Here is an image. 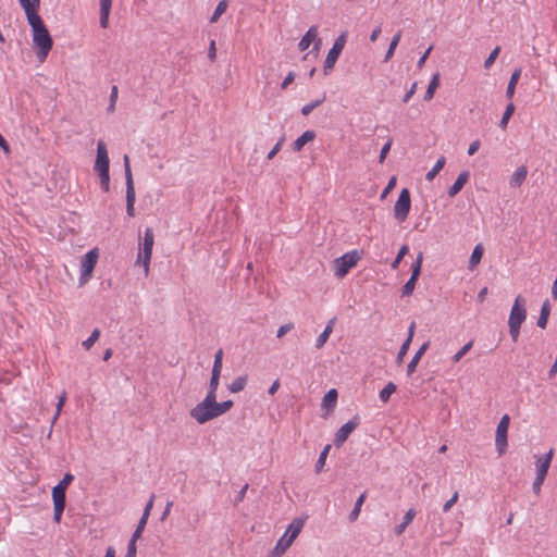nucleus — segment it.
<instances>
[{
  "label": "nucleus",
  "instance_id": "nucleus-1",
  "mask_svg": "<svg viewBox=\"0 0 557 557\" xmlns=\"http://www.w3.org/2000/svg\"><path fill=\"white\" fill-rule=\"evenodd\" d=\"M33 32V44L38 49L37 57L40 61H44L49 54L53 46L52 37L45 25L42 18L36 16L27 21Z\"/></svg>",
  "mask_w": 557,
  "mask_h": 557
},
{
  "label": "nucleus",
  "instance_id": "nucleus-2",
  "mask_svg": "<svg viewBox=\"0 0 557 557\" xmlns=\"http://www.w3.org/2000/svg\"><path fill=\"white\" fill-rule=\"evenodd\" d=\"M215 398H211L206 396L202 401L197 404L191 410H190V417L195 419L199 424H205L208 421L218 418L216 411H215Z\"/></svg>",
  "mask_w": 557,
  "mask_h": 557
},
{
  "label": "nucleus",
  "instance_id": "nucleus-3",
  "mask_svg": "<svg viewBox=\"0 0 557 557\" xmlns=\"http://www.w3.org/2000/svg\"><path fill=\"white\" fill-rule=\"evenodd\" d=\"M153 243V231L151 227H147L145 230L143 244H140L139 252L137 255V263L143 264L146 274H148L149 271Z\"/></svg>",
  "mask_w": 557,
  "mask_h": 557
},
{
  "label": "nucleus",
  "instance_id": "nucleus-4",
  "mask_svg": "<svg viewBox=\"0 0 557 557\" xmlns=\"http://www.w3.org/2000/svg\"><path fill=\"white\" fill-rule=\"evenodd\" d=\"M124 170H125V183H126V213L128 216H135V200L136 193L134 187L133 174L129 165L128 156H124Z\"/></svg>",
  "mask_w": 557,
  "mask_h": 557
},
{
  "label": "nucleus",
  "instance_id": "nucleus-5",
  "mask_svg": "<svg viewBox=\"0 0 557 557\" xmlns=\"http://www.w3.org/2000/svg\"><path fill=\"white\" fill-rule=\"evenodd\" d=\"M360 258L361 256L358 250L346 252L339 258H336L334 260L335 275L338 278H343L349 270L358 263Z\"/></svg>",
  "mask_w": 557,
  "mask_h": 557
},
{
  "label": "nucleus",
  "instance_id": "nucleus-6",
  "mask_svg": "<svg viewBox=\"0 0 557 557\" xmlns=\"http://www.w3.org/2000/svg\"><path fill=\"white\" fill-rule=\"evenodd\" d=\"M98 251L97 249H91L87 253H85L81 260V275H79V286L85 285L91 277L92 271L98 261Z\"/></svg>",
  "mask_w": 557,
  "mask_h": 557
},
{
  "label": "nucleus",
  "instance_id": "nucleus-7",
  "mask_svg": "<svg viewBox=\"0 0 557 557\" xmlns=\"http://www.w3.org/2000/svg\"><path fill=\"white\" fill-rule=\"evenodd\" d=\"M346 44V34L342 33L334 41L330 49L323 65L324 75H329L333 70L338 57L341 55Z\"/></svg>",
  "mask_w": 557,
  "mask_h": 557
},
{
  "label": "nucleus",
  "instance_id": "nucleus-8",
  "mask_svg": "<svg viewBox=\"0 0 557 557\" xmlns=\"http://www.w3.org/2000/svg\"><path fill=\"white\" fill-rule=\"evenodd\" d=\"M411 198L410 191L407 188H403L398 195V198L394 206V216L398 222H404L410 212Z\"/></svg>",
  "mask_w": 557,
  "mask_h": 557
},
{
  "label": "nucleus",
  "instance_id": "nucleus-9",
  "mask_svg": "<svg viewBox=\"0 0 557 557\" xmlns=\"http://www.w3.org/2000/svg\"><path fill=\"white\" fill-rule=\"evenodd\" d=\"M510 423V417L508 414H504L497 425L496 436H495V446L499 455H503L506 451L508 442H507V433Z\"/></svg>",
  "mask_w": 557,
  "mask_h": 557
},
{
  "label": "nucleus",
  "instance_id": "nucleus-10",
  "mask_svg": "<svg viewBox=\"0 0 557 557\" xmlns=\"http://www.w3.org/2000/svg\"><path fill=\"white\" fill-rule=\"evenodd\" d=\"M527 319L525 300L522 296H518L511 307L508 324L519 325Z\"/></svg>",
  "mask_w": 557,
  "mask_h": 557
},
{
  "label": "nucleus",
  "instance_id": "nucleus-11",
  "mask_svg": "<svg viewBox=\"0 0 557 557\" xmlns=\"http://www.w3.org/2000/svg\"><path fill=\"white\" fill-rule=\"evenodd\" d=\"M360 423L359 417L355 416L352 419L343 424L336 432L334 437V445L341 447L348 438V436L358 428Z\"/></svg>",
  "mask_w": 557,
  "mask_h": 557
},
{
  "label": "nucleus",
  "instance_id": "nucleus-12",
  "mask_svg": "<svg viewBox=\"0 0 557 557\" xmlns=\"http://www.w3.org/2000/svg\"><path fill=\"white\" fill-rule=\"evenodd\" d=\"M312 42H314L313 51L318 52L321 45V39L318 38V26L315 25L311 26L302 36L298 42V48L300 51H305L310 47Z\"/></svg>",
  "mask_w": 557,
  "mask_h": 557
},
{
  "label": "nucleus",
  "instance_id": "nucleus-13",
  "mask_svg": "<svg viewBox=\"0 0 557 557\" xmlns=\"http://www.w3.org/2000/svg\"><path fill=\"white\" fill-rule=\"evenodd\" d=\"M95 171L104 172L110 171V160L104 141L99 140L97 144V158L95 162Z\"/></svg>",
  "mask_w": 557,
  "mask_h": 557
},
{
  "label": "nucleus",
  "instance_id": "nucleus-14",
  "mask_svg": "<svg viewBox=\"0 0 557 557\" xmlns=\"http://www.w3.org/2000/svg\"><path fill=\"white\" fill-rule=\"evenodd\" d=\"M305 521L302 519L296 518L288 525L284 537H287L282 552H285L294 542V540L298 536L304 528Z\"/></svg>",
  "mask_w": 557,
  "mask_h": 557
},
{
  "label": "nucleus",
  "instance_id": "nucleus-15",
  "mask_svg": "<svg viewBox=\"0 0 557 557\" xmlns=\"http://www.w3.org/2000/svg\"><path fill=\"white\" fill-rule=\"evenodd\" d=\"M74 481V475L65 473L63 479L52 488V499H61L66 502V488Z\"/></svg>",
  "mask_w": 557,
  "mask_h": 557
},
{
  "label": "nucleus",
  "instance_id": "nucleus-16",
  "mask_svg": "<svg viewBox=\"0 0 557 557\" xmlns=\"http://www.w3.org/2000/svg\"><path fill=\"white\" fill-rule=\"evenodd\" d=\"M553 456L554 449L552 448L546 455L536 460V475L546 478Z\"/></svg>",
  "mask_w": 557,
  "mask_h": 557
},
{
  "label": "nucleus",
  "instance_id": "nucleus-17",
  "mask_svg": "<svg viewBox=\"0 0 557 557\" xmlns=\"http://www.w3.org/2000/svg\"><path fill=\"white\" fill-rule=\"evenodd\" d=\"M470 178V173L468 171H462L457 180L455 181V183L448 188V196L450 198H454L462 188L463 186L468 183Z\"/></svg>",
  "mask_w": 557,
  "mask_h": 557
},
{
  "label": "nucleus",
  "instance_id": "nucleus-18",
  "mask_svg": "<svg viewBox=\"0 0 557 557\" xmlns=\"http://www.w3.org/2000/svg\"><path fill=\"white\" fill-rule=\"evenodd\" d=\"M429 345L430 343L429 342H425L418 350L417 352L414 354V356L412 357V359L410 360V362L408 363L407 366V375L410 376L414 373L416 369H417V366L420 361V359L422 358V356L425 354V351L428 350L429 348Z\"/></svg>",
  "mask_w": 557,
  "mask_h": 557
},
{
  "label": "nucleus",
  "instance_id": "nucleus-19",
  "mask_svg": "<svg viewBox=\"0 0 557 557\" xmlns=\"http://www.w3.org/2000/svg\"><path fill=\"white\" fill-rule=\"evenodd\" d=\"M528 168L525 165L519 166L511 175L509 180L510 187H520L527 180Z\"/></svg>",
  "mask_w": 557,
  "mask_h": 557
},
{
  "label": "nucleus",
  "instance_id": "nucleus-20",
  "mask_svg": "<svg viewBox=\"0 0 557 557\" xmlns=\"http://www.w3.org/2000/svg\"><path fill=\"white\" fill-rule=\"evenodd\" d=\"M337 391L335 388H331L322 399V408L326 411H333L337 404Z\"/></svg>",
  "mask_w": 557,
  "mask_h": 557
},
{
  "label": "nucleus",
  "instance_id": "nucleus-21",
  "mask_svg": "<svg viewBox=\"0 0 557 557\" xmlns=\"http://www.w3.org/2000/svg\"><path fill=\"white\" fill-rule=\"evenodd\" d=\"M315 138V133L313 131L304 132L294 143L293 150L298 152L300 151L306 144L312 141Z\"/></svg>",
  "mask_w": 557,
  "mask_h": 557
},
{
  "label": "nucleus",
  "instance_id": "nucleus-22",
  "mask_svg": "<svg viewBox=\"0 0 557 557\" xmlns=\"http://www.w3.org/2000/svg\"><path fill=\"white\" fill-rule=\"evenodd\" d=\"M334 323H335V318L331 319L327 322V324L325 325L323 332L318 336V338L315 341V347L318 349L322 348L325 345V343L327 342L330 335L333 332Z\"/></svg>",
  "mask_w": 557,
  "mask_h": 557
},
{
  "label": "nucleus",
  "instance_id": "nucleus-23",
  "mask_svg": "<svg viewBox=\"0 0 557 557\" xmlns=\"http://www.w3.org/2000/svg\"><path fill=\"white\" fill-rule=\"evenodd\" d=\"M521 72H522L521 69L517 67L511 73V76H510V79H509V83H508V86L506 89V97L508 99H511L515 95L516 86L521 77Z\"/></svg>",
  "mask_w": 557,
  "mask_h": 557
},
{
  "label": "nucleus",
  "instance_id": "nucleus-24",
  "mask_svg": "<svg viewBox=\"0 0 557 557\" xmlns=\"http://www.w3.org/2000/svg\"><path fill=\"white\" fill-rule=\"evenodd\" d=\"M18 2L25 12L27 21H29L36 16H39L38 8L35 7V3L33 2V0H18Z\"/></svg>",
  "mask_w": 557,
  "mask_h": 557
},
{
  "label": "nucleus",
  "instance_id": "nucleus-25",
  "mask_svg": "<svg viewBox=\"0 0 557 557\" xmlns=\"http://www.w3.org/2000/svg\"><path fill=\"white\" fill-rule=\"evenodd\" d=\"M549 313H550V304H549L548 299H546L541 307L540 317L537 319L539 327H541V329L546 327Z\"/></svg>",
  "mask_w": 557,
  "mask_h": 557
},
{
  "label": "nucleus",
  "instance_id": "nucleus-26",
  "mask_svg": "<svg viewBox=\"0 0 557 557\" xmlns=\"http://www.w3.org/2000/svg\"><path fill=\"white\" fill-rule=\"evenodd\" d=\"M414 517H416V510L413 508H410L405 513V516L403 518V522L395 528V534L396 535L403 534L405 532L406 528L408 527V524L411 523V521L413 520Z\"/></svg>",
  "mask_w": 557,
  "mask_h": 557
},
{
  "label": "nucleus",
  "instance_id": "nucleus-27",
  "mask_svg": "<svg viewBox=\"0 0 557 557\" xmlns=\"http://www.w3.org/2000/svg\"><path fill=\"white\" fill-rule=\"evenodd\" d=\"M483 253H484V248H483V245L482 244H478L473 250H472V253L470 256V259H469V269H474L481 261L482 257H483Z\"/></svg>",
  "mask_w": 557,
  "mask_h": 557
},
{
  "label": "nucleus",
  "instance_id": "nucleus-28",
  "mask_svg": "<svg viewBox=\"0 0 557 557\" xmlns=\"http://www.w3.org/2000/svg\"><path fill=\"white\" fill-rule=\"evenodd\" d=\"M440 77H441L440 73H435L432 76V78H431V81L429 83L428 89H426V91L424 94V100L425 101H430V100L433 99L435 90L440 86Z\"/></svg>",
  "mask_w": 557,
  "mask_h": 557
},
{
  "label": "nucleus",
  "instance_id": "nucleus-29",
  "mask_svg": "<svg viewBox=\"0 0 557 557\" xmlns=\"http://www.w3.org/2000/svg\"><path fill=\"white\" fill-rule=\"evenodd\" d=\"M367 498V492H363L356 500L355 503V506L352 508V510L350 511L349 513V521L350 522H354L358 519L359 515H360V511H361V507H362V504L364 503Z\"/></svg>",
  "mask_w": 557,
  "mask_h": 557
},
{
  "label": "nucleus",
  "instance_id": "nucleus-30",
  "mask_svg": "<svg viewBox=\"0 0 557 557\" xmlns=\"http://www.w3.org/2000/svg\"><path fill=\"white\" fill-rule=\"evenodd\" d=\"M246 385H247V376L240 375V376H237L231 384L227 385V389L231 393H239L245 388Z\"/></svg>",
  "mask_w": 557,
  "mask_h": 557
},
{
  "label": "nucleus",
  "instance_id": "nucleus-31",
  "mask_svg": "<svg viewBox=\"0 0 557 557\" xmlns=\"http://www.w3.org/2000/svg\"><path fill=\"white\" fill-rule=\"evenodd\" d=\"M445 162V157H440L435 162L434 166L426 173L425 180L429 182L433 181L435 176L438 174V172L444 168Z\"/></svg>",
  "mask_w": 557,
  "mask_h": 557
},
{
  "label": "nucleus",
  "instance_id": "nucleus-32",
  "mask_svg": "<svg viewBox=\"0 0 557 557\" xmlns=\"http://www.w3.org/2000/svg\"><path fill=\"white\" fill-rule=\"evenodd\" d=\"M53 500V521L55 523H59L61 521L64 508H65V502L61 499H52Z\"/></svg>",
  "mask_w": 557,
  "mask_h": 557
},
{
  "label": "nucleus",
  "instance_id": "nucleus-33",
  "mask_svg": "<svg viewBox=\"0 0 557 557\" xmlns=\"http://www.w3.org/2000/svg\"><path fill=\"white\" fill-rule=\"evenodd\" d=\"M400 38H401V30H398L395 36L393 37L389 46H388V49L386 51V54H385V58H384V61L387 62L389 59H392V57L394 55L395 53V50L400 41Z\"/></svg>",
  "mask_w": 557,
  "mask_h": 557
},
{
  "label": "nucleus",
  "instance_id": "nucleus-34",
  "mask_svg": "<svg viewBox=\"0 0 557 557\" xmlns=\"http://www.w3.org/2000/svg\"><path fill=\"white\" fill-rule=\"evenodd\" d=\"M397 386L393 382H388L384 388L380 391L379 397L382 403H387L393 393L396 392Z\"/></svg>",
  "mask_w": 557,
  "mask_h": 557
},
{
  "label": "nucleus",
  "instance_id": "nucleus-35",
  "mask_svg": "<svg viewBox=\"0 0 557 557\" xmlns=\"http://www.w3.org/2000/svg\"><path fill=\"white\" fill-rule=\"evenodd\" d=\"M515 112V104L512 102L508 103L506 109H505V112L500 119V122H499V127L502 129H506L507 128V125H508V122L511 117V115L513 114Z\"/></svg>",
  "mask_w": 557,
  "mask_h": 557
},
{
  "label": "nucleus",
  "instance_id": "nucleus-36",
  "mask_svg": "<svg viewBox=\"0 0 557 557\" xmlns=\"http://www.w3.org/2000/svg\"><path fill=\"white\" fill-rule=\"evenodd\" d=\"M227 7H228V2H227V0H221V1L218 3V5H216V8H215V10H214V12H213V14H212V15H211V17H210V23H215V22H218V20L220 18V16H221L223 13H225V11H226Z\"/></svg>",
  "mask_w": 557,
  "mask_h": 557
},
{
  "label": "nucleus",
  "instance_id": "nucleus-37",
  "mask_svg": "<svg viewBox=\"0 0 557 557\" xmlns=\"http://www.w3.org/2000/svg\"><path fill=\"white\" fill-rule=\"evenodd\" d=\"M422 262H423V253L419 252L418 256H417L416 261L411 265V275H410V277H413L414 280L418 281L419 276L421 274Z\"/></svg>",
  "mask_w": 557,
  "mask_h": 557
},
{
  "label": "nucleus",
  "instance_id": "nucleus-38",
  "mask_svg": "<svg viewBox=\"0 0 557 557\" xmlns=\"http://www.w3.org/2000/svg\"><path fill=\"white\" fill-rule=\"evenodd\" d=\"M331 446L326 445L324 449L320 453V456L318 458V461L315 463L314 470L317 473H320L325 465V460L327 457V454L330 451Z\"/></svg>",
  "mask_w": 557,
  "mask_h": 557
},
{
  "label": "nucleus",
  "instance_id": "nucleus-39",
  "mask_svg": "<svg viewBox=\"0 0 557 557\" xmlns=\"http://www.w3.org/2000/svg\"><path fill=\"white\" fill-rule=\"evenodd\" d=\"M233 405H234L233 400H225V401H222V403H218L215 400L214 407H215V411H216L218 417H220V416L224 414L225 412H227L233 407Z\"/></svg>",
  "mask_w": 557,
  "mask_h": 557
},
{
  "label": "nucleus",
  "instance_id": "nucleus-40",
  "mask_svg": "<svg viewBox=\"0 0 557 557\" xmlns=\"http://www.w3.org/2000/svg\"><path fill=\"white\" fill-rule=\"evenodd\" d=\"M99 336H100V330L99 329H95L91 334L89 335V337L83 342V347L86 349V350H89L94 344L99 339Z\"/></svg>",
  "mask_w": 557,
  "mask_h": 557
},
{
  "label": "nucleus",
  "instance_id": "nucleus-41",
  "mask_svg": "<svg viewBox=\"0 0 557 557\" xmlns=\"http://www.w3.org/2000/svg\"><path fill=\"white\" fill-rule=\"evenodd\" d=\"M324 100H325V95H323V97L321 99H317L310 103L305 104L301 109V113L304 115H309L317 107L322 104L324 102Z\"/></svg>",
  "mask_w": 557,
  "mask_h": 557
},
{
  "label": "nucleus",
  "instance_id": "nucleus-42",
  "mask_svg": "<svg viewBox=\"0 0 557 557\" xmlns=\"http://www.w3.org/2000/svg\"><path fill=\"white\" fill-rule=\"evenodd\" d=\"M408 250H409V248L407 245H403L400 247L396 258L391 263V268L393 270H396L399 267V263L401 262L403 258L408 253Z\"/></svg>",
  "mask_w": 557,
  "mask_h": 557
},
{
  "label": "nucleus",
  "instance_id": "nucleus-43",
  "mask_svg": "<svg viewBox=\"0 0 557 557\" xmlns=\"http://www.w3.org/2000/svg\"><path fill=\"white\" fill-rule=\"evenodd\" d=\"M473 341L468 342L466 345H463L454 356H453V362H459L462 357L472 348Z\"/></svg>",
  "mask_w": 557,
  "mask_h": 557
},
{
  "label": "nucleus",
  "instance_id": "nucleus-44",
  "mask_svg": "<svg viewBox=\"0 0 557 557\" xmlns=\"http://www.w3.org/2000/svg\"><path fill=\"white\" fill-rule=\"evenodd\" d=\"M416 283L417 280H414L413 277H409V280L405 283V285L401 288V296H410L414 290Z\"/></svg>",
  "mask_w": 557,
  "mask_h": 557
},
{
  "label": "nucleus",
  "instance_id": "nucleus-45",
  "mask_svg": "<svg viewBox=\"0 0 557 557\" xmlns=\"http://www.w3.org/2000/svg\"><path fill=\"white\" fill-rule=\"evenodd\" d=\"M500 52V47L496 46L492 52L488 54V57L484 61V69L488 70L497 59L498 54Z\"/></svg>",
  "mask_w": 557,
  "mask_h": 557
},
{
  "label": "nucleus",
  "instance_id": "nucleus-46",
  "mask_svg": "<svg viewBox=\"0 0 557 557\" xmlns=\"http://www.w3.org/2000/svg\"><path fill=\"white\" fill-rule=\"evenodd\" d=\"M98 174H99V177H100L101 189L104 193H108L109 191V184H110V171L98 172Z\"/></svg>",
  "mask_w": 557,
  "mask_h": 557
},
{
  "label": "nucleus",
  "instance_id": "nucleus-47",
  "mask_svg": "<svg viewBox=\"0 0 557 557\" xmlns=\"http://www.w3.org/2000/svg\"><path fill=\"white\" fill-rule=\"evenodd\" d=\"M147 521L148 520H145L143 517L139 519L138 524H137V527H136V529H135V531H134V533H133V535L131 537L132 540H136L137 541V540L140 539V536L143 534V531H144V529H145V527L147 524Z\"/></svg>",
  "mask_w": 557,
  "mask_h": 557
},
{
  "label": "nucleus",
  "instance_id": "nucleus-48",
  "mask_svg": "<svg viewBox=\"0 0 557 557\" xmlns=\"http://www.w3.org/2000/svg\"><path fill=\"white\" fill-rule=\"evenodd\" d=\"M219 384L220 380L211 377L209 383V389L206 396L216 399V389L219 387Z\"/></svg>",
  "mask_w": 557,
  "mask_h": 557
},
{
  "label": "nucleus",
  "instance_id": "nucleus-49",
  "mask_svg": "<svg viewBox=\"0 0 557 557\" xmlns=\"http://www.w3.org/2000/svg\"><path fill=\"white\" fill-rule=\"evenodd\" d=\"M410 343L409 341L405 339V342L403 343V345L400 346L399 348V351L397 354V358H396V361L397 363H401L405 356L407 355L408 352V349H409V346H410Z\"/></svg>",
  "mask_w": 557,
  "mask_h": 557
},
{
  "label": "nucleus",
  "instance_id": "nucleus-50",
  "mask_svg": "<svg viewBox=\"0 0 557 557\" xmlns=\"http://www.w3.org/2000/svg\"><path fill=\"white\" fill-rule=\"evenodd\" d=\"M284 141H285V137H284V136H282V137L280 138V140L275 144V146H274V147L270 150V152L268 153V156H267V159H268V160L273 159V158H274V157L280 152V150L282 149V146H283Z\"/></svg>",
  "mask_w": 557,
  "mask_h": 557
},
{
  "label": "nucleus",
  "instance_id": "nucleus-51",
  "mask_svg": "<svg viewBox=\"0 0 557 557\" xmlns=\"http://www.w3.org/2000/svg\"><path fill=\"white\" fill-rule=\"evenodd\" d=\"M295 327L294 323L289 322L284 325H281L276 332L277 338H282L285 334L290 332Z\"/></svg>",
  "mask_w": 557,
  "mask_h": 557
},
{
  "label": "nucleus",
  "instance_id": "nucleus-52",
  "mask_svg": "<svg viewBox=\"0 0 557 557\" xmlns=\"http://www.w3.org/2000/svg\"><path fill=\"white\" fill-rule=\"evenodd\" d=\"M136 540H129L127 545V552L124 557H136L137 555V546H136Z\"/></svg>",
  "mask_w": 557,
  "mask_h": 557
},
{
  "label": "nucleus",
  "instance_id": "nucleus-53",
  "mask_svg": "<svg viewBox=\"0 0 557 557\" xmlns=\"http://www.w3.org/2000/svg\"><path fill=\"white\" fill-rule=\"evenodd\" d=\"M458 497V492H455L453 496L443 505V511L448 512L451 509V507L457 503Z\"/></svg>",
  "mask_w": 557,
  "mask_h": 557
},
{
  "label": "nucleus",
  "instance_id": "nucleus-54",
  "mask_svg": "<svg viewBox=\"0 0 557 557\" xmlns=\"http://www.w3.org/2000/svg\"><path fill=\"white\" fill-rule=\"evenodd\" d=\"M544 480H545V478H543V476H539V475H536V476H535L534 482H533V484H532V490H533V492H534L536 495H539V494H540V492H541V487H542V485H543V483H544Z\"/></svg>",
  "mask_w": 557,
  "mask_h": 557
},
{
  "label": "nucleus",
  "instance_id": "nucleus-55",
  "mask_svg": "<svg viewBox=\"0 0 557 557\" xmlns=\"http://www.w3.org/2000/svg\"><path fill=\"white\" fill-rule=\"evenodd\" d=\"M509 326V334L512 338V342L513 343H517L518 342V338H519V334H520V327L519 325H513V324H508Z\"/></svg>",
  "mask_w": 557,
  "mask_h": 557
},
{
  "label": "nucleus",
  "instance_id": "nucleus-56",
  "mask_svg": "<svg viewBox=\"0 0 557 557\" xmlns=\"http://www.w3.org/2000/svg\"><path fill=\"white\" fill-rule=\"evenodd\" d=\"M153 499H154V495H151L150 499L148 500V503L146 504L145 508H144V512H143V518L145 520H148L149 516H150V511L153 507Z\"/></svg>",
  "mask_w": 557,
  "mask_h": 557
},
{
  "label": "nucleus",
  "instance_id": "nucleus-57",
  "mask_svg": "<svg viewBox=\"0 0 557 557\" xmlns=\"http://www.w3.org/2000/svg\"><path fill=\"white\" fill-rule=\"evenodd\" d=\"M66 399V394L65 392H63V394L60 396L59 398V403H58V406H57V411H55V414L53 416V419H52V423H54L60 414V411L64 405V401Z\"/></svg>",
  "mask_w": 557,
  "mask_h": 557
},
{
  "label": "nucleus",
  "instance_id": "nucleus-58",
  "mask_svg": "<svg viewBox=\"0 0 557 557\" xmlns=\"http://www.w3.org/2000/svg\"><path fill=\"white\" fill-rule=\"evenodd\" d=\"M109 16H110V11H100L99 23L102 28H107L109 26Z\"/></svg>",
  "mask_w": 557,
  "mask_h": 557
},
{
  "label": "nucleus",
  "instance_id": "nucleus-59",
  "mask_svg": "<svg viewBox=\"0 0 557 557\" xmlns=\"http://www.w3.org/2000/svg\"><path fill=\"white\" fill-rule=\"evenodd\" d=\"M208 58L211 62H214L216 59V47H215V41L213 39L210 41V45H209Z\"/></svg>",
  "mask_w": 557,
  "mask_h": 557
},
{
  "label": "nucleus",
  "instance_id": "nucleus-60",
  "mask_svg": "<svg viewBox=\"0 0 557 557\" xmlns=\"http://www.w3.org/2000/svg\"><path fill=\"white\" fill-rule=\"evenodd\" d=\"M223 350L219 349L214 355L213 368L222 369Z\"/></svg>",
  "mask_w": 557,
  "mask_h": 557
},
{
  "label": "nucleus",
  "instance_id": "nucleus-61",
  "mask_svg": "<svg viewBox=\"0 0 557 557\" xmlns=\"http://www.w3.org/2000/svg\"><path fill=\"white\" fill-rule=\"evenodd\" d=\"M392 143L387 141L381 149L379 161L382 163L391 149Z\"/></svg>",
  "mask_w": 557,
  "mask_h": 557
},
{
  "label": "nucleus",
  "instance_id": "nucleus-62",
  "mask_svg": "<svg viewBox=\"0 0 557 557\" xmlns=\"http://www.w3.org/2000/svg\"><path fill=\"white\" fill-rule=\"evenodd\" d=\"M286 540H287V537H284V536H283V537L277 542L276 546H275V547H274V549H273V554H274V555L280 556V555H282V554L284 553V552H282V548L284 547V544H285Z\"/></svg>",
  "mask_w": 557,
  "mask_h": 557
},
{
  "label": "nucleus",
  "instance_id": "nucleus-63",
  "mask_svg": "<svg viewBox=\"0 0 557 557\" xmlns=\"http://www.w3.org/2000/svg\"><path fill=\"white\" fill-rule=\"evenodd\" d=\"M416 90H417V82H414L411 85L410 89L405 94L403 101L405 103H407L410 100V98L414 95Z\"/></svg>",
  "mask_w": 557,
  "mask_h": 557
},
{
  "label": "nucleus",
  "instance_id": "nucleus-64",
  "mask_svg": "<svg viewBox=\"0 0 557 557\" xmlns=\"http://www.w3.org/2000/svg\"><path fill=\"white\" fill-rule=\"evenodd\" d=\"M295 79V74L293 72H289L287 76L284 78V81L281 84L282 89H286L289 84H292Z\"/></svg>",
  "mask_w": 557,
  "mask_h": 557
}]
</instances>
